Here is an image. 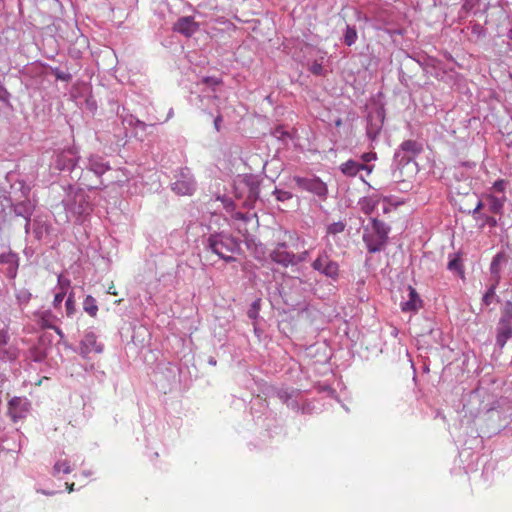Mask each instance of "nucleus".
I'll return each mask as SVG.
<instances>
[{"instance_id":"nucleus-1","label":"nucleus","mask_w":512,"mask_h":512,"mask_svg":"<svg viewBox=\"0 0 512 512\" xmlns=\"http://www.w3.org/2000/svg\"><path fill=\"white\" fill-rule=\"evenodd\" d=\"M202 244L205 251L217 255L226 263L235 262L236 258L233 254L241 253L240 240L225 231L209 234L208 237L202 240Z\"/></svg>"},{"instance_id":"nucleus-2","label":"nucleus","mask_w":512,"mask_h":512,"mask_svg":"<svg viewBox=\"0 0 512 512\" xmlns=\"http://www.w3.org/2000/svg\"><path fill=\"white\" fill-rule=\"evenodd\" d=\"M69 192L67 198L62 202L65 210L70 213L77 222H84L94 210V204L90 196L83 188L74 189L72 185L68 186Z\"/></svg>"},{"instance_id":"nucleus-3","label":"nucleus","mask_w":512,"mask_h":512,"mask_svg":"<svg viewBox=\"0 0 512 512\" xmlns=\"http://www.w3.org/2000/svg\"><path fill=\"white\" fill-rule=\"evenodd\" d=\"M36 203L30 198L0 197V224L10 222L13 217L29 218L32 216Z\"/></svg>"},{"instance_id":"nucleus-4","label":"nucleus","mask_w":512,"mask_h":512,"mask_svg":"<svg viewBox=\"0 0 512 512\" xmlns=\"http://www.w3.org/2000/svg\"><path fill=\"white\" fill-rule=\"evenodd\" d=\"M371 223V229H364L362 240L365 243L369 253H377L382 251L388 244V235L391 231V228L385 222L377 218L371 219Z\"/></svg>"},{"instance_id":"nucleus-5","label":"nucleus","mask_w":512,"mask_h":512,"mask_svg":"<svg viewBox=\"0 0 512 512\" xmlns=\"http://www.w3.org/2000/svg\"><path fill=\"white\" fill-rule=\"evenodd\" d=\"M261 181L254 174H245L241 180L235 184V197L243 199V207L250 210L260 199Z\"/></svg>"},{"instance_id":"nucleus-6","label":"nucleus","mask_w":512,"mask_h":512,"mask_svg":"<svg viewBox=\"0 0 512 512\" xmlns=\"http://www.w3.org/2000/svg\"><path fill=\"white\" fill-rule=\"evenodd\" d=\"M510 338H512V301L507 300L500 310V317L496 325L495 344L502 350Z\"/></svg>"},{"instance_id":"nucleus-7","label":"nucleus","mask_w":512,"mask_h":512,"mask_svg":"<svg viewBox=\"0 0 512 512\" xmlns=\"http://www.w3.org/2000/svg\"><path fill=\"white\" fill-rule=\"evenodd\" d=\"M386 112L383 105L376 106L369 110L366 120V135L371 142H375L383 128Z\"/></svg>"},{"instance_id":"nucleus-8","label":"nucleus","mask_w":512,"mask_h":512,"mask_svg":"<svg viewBox=\"0 0 512 512\" xmlns=\"http://www.w3.org/2000/svg\"><path fill=\"white\" fill-rule=\"evenodd\" d=\"M311 267L333 281H337L339 278V264L331 259L326 250L319 252L318 257L312 262Z\"/></svg>"},{"instance_id":"nucleus-9","label":"nucleus","mask_w":512,"mask_h":512,"mask_svg":"<svg viewBox=\"0 0 512 512\" xmlns=\"http://www.w3.org/2000/svg\"><path fill=\"white\" fill-rule=\"evenodd\" d=\"M80 157L74 148L64 149L55 154L52 167L60 172L68 171L77 175L76 165Z\"/></svg>"},{"instance_id":"nucleus-10","label":"nucleus","mask_w":512,"mask_h":512,"mask_svg":"<svg viewBox=\"0 0 512 512\" xmlns=\"http://www.w3.org/2000/svg\"><path fill=\"white\" fill-rule=\"evenodd\" d=\"M293 181L300 190L310 192L321 199L327 198L328 187L319 177H301L296 175L293 177Z\"/></svg>"},{"instance_id":"nucleus-11","label":"nucleus","mask_w":512,"mask_h":512,"mask_svg":"<svg viewBox=\"0 0 512 512\" xmlns=\"http://www.w3.org/2000/svg\"><path fill=\"white\" fill-rule=\"evenodd\" d=\"M175 182L171 183V189L177 195H192L196 189V182L187 167L180 168L175 175Z\"/></svg>"},{"instance_id":"nucleus-12","label":"nucleus","mask_w":512,"mask_h":512,"mask_svg":"<svg viewBox=\"0 0 512 512\" xmlns=\"http://www.w3.org/2000/svg\"><path fill=\"white\" fill-rule=\"evenodd\" d=\"M419 70V66L414 60V57L405 52L403 58L400 61V66L398 69L399 81L404 86H408L409 81H411L417 75Z\"/></svg>"},{"instance_id":"nucleus-13","label":"nucleus","mask_w":512,"mask_h":512,"mask_svg":"<svg viewBox=\"0 0 512 512\" xmlns=\"http://www.w3.org/2000/svg\"><path fill=\"white\" fill-rule=\"evenodd\" d=\"M31 409V402L26 397H13L8 402V415L13 422L25 418Z\"/></svg>"},{"instance_id":"nucleus-14","label":"nucleus","mask_w":512,"mask_h":512,"mask_svg":"<svg viewBox=\"0 0 512 512\" xmlns=\"http://www.w3.org/2000/svg\"><path fill=\"white\" fill-rule=\"evenodd\" d=\"M410 164L417 166V163L411 157L405 156L400 152L395 151L391 165L392 178L395 180V182L405 183V181L402 179L403 169Z\"/></svg>"},{"instance_id":"nucleus-15","label":"nucleus","mask_w":512,"mask_h":512,"mask_svg":"<svg viewBox=\"0 0 512 512\" xmlns=\"http://www.w3.org/2000/svg\"><path fill=\"white\" fill-rule=\"evenodd\" d=\"M84 169L92 173L94 178L99 180L105 172L110 170V165L102 156L92 154L87 158Z\"/></svg>"},{"instance_id":"nucleus-16","label":"nucleus","mask_w":512,"mask_h":512,"mask_svg":"<svg viewBox=\"0 0 512 512\" xmlns=\"http://www.w3.org/2000/svg\"><path fill=\"white\" fill-rule=\"evenodd\" d=\"M199 23L194 20L193 16L180 17L173 24V31L189 38L199 30Z\"/></svg>"},{"instance_id":"nucleus-17","label":"nucleus","mask_w":512,"mask_h":512,"mask_svg":"<svg viewBox=\"0 0 512 512\" xmlns=\"http://www.w3.org/2000/svg\"><path fill=\"white\" fill-rule=\"evenodd\" d=\"M374 169V165L362 164L353 159H349L339 166V170L346 177H355L360 171H366L367 175L371 174Z\"/></svg>"},{"instance_id":"nucleus-18","label":"nucleus","mask_w":512,"mask_h":512,"mask_svg":"<svg viewBox=\"0 0 512 512\" xmlns=\"http://www.w3.org/2000/svg\"><path fill=\"white\" fill-rule=\"evenodd\" d=\"M75 177L77 178L79 184L86 187L89 191L103 189L106 187L102 179H93L94 175L89 171L85 170L84 168H81L79 175L77 174L71 176L72 179H74Z\"/></svg>"},{"instance_id":"nucleus-19","label":"nucleus","mask_w":512,"mask_h":512,"mask_svg":"<svg viewBox=\"0 0 512 512\" xmlns=\"http://www.w3.org/2000/svg\"><path fill=\"white\" fill-rule=\"evenodd\" d=\"M408 300L401 302L400 307L403 312L416 313L422 306L423 301L416 289L411 285L407 286Z\"/></svg>"},{"instance_id":"nucleus-20","label":"nucleus","mask_w":512,"mask_h":512,"mask_svg":"<svg viewBox=\"0 0 512 512\" xmlns=\"http://www.w3.org/2000/svg\"><path fill=\"white\" fill-rule=\"evenodd\" d=\"M396 151L405 156L411 157L415 161V157L423 152V145L416 140L409 139L403 141Z\"/></svg>"},{"instance_id":"nucleus-21","label":"nucleus","mask_w":512,"mask_h":512,"mask_svg":"<svg viewBox=\"0 0 512 512\" xmlns=\"http://www.w3.org/2000/svg\"><path fill=\"white\" fill-rule=\"evenodd\" d=\"M92 350H95L97 353L102 352L103 346L97 345L96 335L93 332H87L84 335V338L80 342V354L87 355Z\"/></svg>"},{"instance_id":"nucleus-22","label":"nucleus","mask_w":512,"mask_h":512,"mask_svg":"<svg viewBox=\"0 0 512 512\" xmlns=\"http://www.w3.org/2000/svg\"><path fill=\"white\" fill-rule=\"evenodd\" d=\"M269 257L272 262L284 268L294 266V253L292 251L271 250Z\"/></svg>"},{"instance_id":"nucleus-23","label":"nucleus","mask_w":512,"mask_h":512,"mask_svg":"<svg viewBox=\"0 0 512 512\" xmlns=\"http://www.w3.org/2000/svg\"><path fill=\"white\" fill-rule=\"evenodd\" d=\"M0 264H7V274L10 278H15L19 267V257L16 253L9 251L0 255Z\"/></svg>"},{"instance_id":"nucleus-24","label":"nucleus","mask_w":512,"mask_h":512,"mask_svg":"<svg viewBox=\"0 0 512 512\" xmlns=\"http://www.w3.org/2000/svg\"><path fill=\"white\" fill-rule=\"evenodd\" d=\"M507 259L506 254L504 252H498L492 259L490 263V273L493 281H496V284H499L501 279V264L505 262Z\"/></svg>"},{"instance_id":"nucleus-25","label":"nucleus","mask_w":512,"mask_h":512,"mask_svg":"<svg viewBox=\"0 0 512 512\" xmlns=\"http://www.w3.org/2000/svg\"><path fill=\"white\" fill-rule=\"evenodd\" d=\"M484 208V202L479 200L473 210H469L468 213H471L476 220H483V225H488L489 227H496L497 220L496 218L489 216L485 213H480V210Z\"/></svg>"},{"instance_id":"nucleus-26","label":"nucleus","mask_w":512,"mask_h":512,"mask_svg":"<svg viewBox=\"0 0 512 512\" xmlns=\"http://www.w3.org/2000/svg\"><path fill=\"white\" fill-rule=\"evenodd\" d=\"M33 233L37 240L49 235L51 226L48 222L41 219H34L32 223Z\"/></svg>"},{"instance_id":"nucleus-27","label":"nucleus","mask_w":512,"mask_h":512,"mask_svg":"<svg viewBox=\"0 0 512 512\" xmlns=\"http://www.w3.org/2000/svg\"><path fill=\"white\" fill-rule=\"evenodd\" d=\"M485 200L484 207L487 206L489 212L493 214L502 213L505 198L500 199L494 195H488Z\"/></svg>"},{"instance_id":"nucleus-28","label":"nucleus","mask_w":512,"mask_h":512,"mask_svg":"<svg viewBox=\"0 0 512 512\" xmlns=\"http://www.w3.org/2000/svg\"><path fill=\"white\" fill-rule=\"evenodd\" d=\"M19 357V349L16 346L0 347V361L14 362Z\"/></svg>"},{"instance_id":"nucleus-29","label":"nucleus","mask_w":512,"mask_h":512,"mask_svg":"<svg viewBox=\"0 0 512 512\" xmlns=\"http://www.w3.org/2000/svg\"><path fill=\"white\" fill-rule=\"evenodd\" d=\"M12 190L14 191L13 198L25 199V197L30 198L31 188L28 184H26L23 180L16 181L12 186Z\"/></svg>"},{"instance_id":"nucleus-30","label":"nucleus","mask_w":512,"mask_h":512,"mask_svg":"<svg viewBox=\"0 0 512 512\" xmlns=\"http://www.w3.org/2000/svg\"><path fill=\"white\" fill-rule=\"evenodd\" d=\"M357 38H358V34H357L356 27L353 25L347 24L344 29L343 35H342V42L346 46L350 47L353 44H355V42L357 41Z\"/></svg>"},{"instance_id":"nucleus-31","label":"nucleus","mask_w":512,"mask_h":512,"mask_svg":"<svg viewBox=\"0 0 512 512\" xmlns=\"http://www.w3.org/2000/svg\"><path fill=\"white\" fill-rule=\"evenodd\" d=\"M83 310L91 317H95L98 312V305L96 299L91 295H87L83 301Z\"/></svg>"},{"instance_id":"nucleus-32","label":"nucleus","mask_w":512,"mask_h":512,"mask_svg":"<svg viewBox=\"0 0 512 512\" xmlns=\"http://www.w3.org/2000/svg\"><path fill=\"white\" fill-rule=\"evenodd\" d=\"M29 358L37 363L43 362L47 357V352L36 344L29 349Z\"/></svg>"},{"instance_id":"nucleus-33","label":"nucleus","mask_w":512,"mask_h":512,"mask_svg":"<svg viewBox=\"0 0 512 512\" xmlns=\"http://www.w3.org/2000/svg\"><path fill=\"white\" fill-rule=\"evenodd\" d=\"M260 309H261V298H257L251 303V305L247 311V316L252 320H256L259 317Z\"/></svg>"},{"instance_id":"nucleus-34","label":"nucleus","mask_w":512,"mask_h":512,"mask_svg":"<svg viewBox=\"0 0 512 512\" xmlns=\"http://www.w3.org/2000/svg\"><path fill=\"white\" fill-rule=\"evenodd\" d=\"M53 341V336L49 333H42L39 337H38V341L36 343V345L40 348H42L44 351H48L51 343Z\"/></svg>"},{"instance_id":"nucleus-35","label":"nucleus","mask_w":512,"mask_h":512,"mask_svg":"<svg viewBox=\"0 0 512 512\" xmlns=\"http://www.w3.org/2000/svg\"><path fill=\"white\" fill-rule=\"evenodd\" d=\"M498 284H496V281H494L491 286L487 289L485 294L482 297V303L486 306L490 305L495 298V291Z\"/></svg>"},{"instance_id":"nucleus-36","label":"nucleus","mask_w":512,"mask_h":512,"mask_svg":"<svg viewBox=\"0 0 512 512\" xmlns=\"http://www.w3.org/2000/svg\"><path fill=\"white\" fill-rule=\"evenodd\" d=\"M414 60L417 62L419 69H424L431 66V62H433V57L425 55V54H416Z\"/></svg>"},{"instance_id":"nucleus-37","label":"nucleus","mask_w":512,"mask_h":512,"mask_svg":"<svg viewBox=\"0 0 512 512\" xmlns=\"http://www.w3.org/2000/svg\"><path fill=\"white\" fill-rule=\"evenodd\" d=\"M346 228V223L344 221H338L331 223L327 226L326 232L327 234L336 235L342 233Z\"/></svg>"},{"instance_id":"nucleus-38","label":"nucleus","mask_w":512,"mask_h":512,"mask_svg":"<svg viewBox=\"0 0 512 512\" xmlns=\"http://www.w3.org/2000/svg\"><path fill=\"white\" fill-rule=\"evenodd\" d=\"M431 66L430 67H427V68H424L423 69V72L426 74V75H430V76H433L435 78H439L440 76V73H439V65H440V61L436 58L433 57V62L430 63Z\"/></svg>"},{"instance_id":"nucleus-39","label":"nucleus","mask_w":512,"mask_h":512,"mask_svg":"<svg viewBox=\"0 0 512 512\" xmlns=\"http://www.w3.org/2000/svg\"><path fill=\"white\" fill-rule=\"evenodd\" d=\"M51 74L57 79L64 82H70L72 80V75L70 73H66L62 70H60L57 67H51L50 68Z\"/></svg>"},{"instance_id":"nucleus-40","label":"nucleus","mask_w":512,"mask_h":512,"mask_svg":"<svg viewBox=\"0 0 512 512\" xmlns=\"http://www.w3.org/2000/svg\"><path fill=\"white\" fill-rule=\"evenodd\" d=\"M276 200L279 202H285L293 198V194L289 191H285L279 188H275L272 192Z\"/></svg>"},{"instance_id":"nucleus-41","label":"nucleus","mask_w":512,"mask_h":512,"mask_svg":"<svg viewBox=\"0 0 512 512\" xmlns=\"http://www.w3.org/2000/svg\"><path fill=\"white\" fill-rule=\"evenodd\" d=\"M10 99L11 93L6 89V87L0 80V102H2L7 107H12Z\"/></svg>"},{"instance_id":"nucleus-42","label":"nucleus","mask_w":512,"mask_h":512,"mask_svg":"<svg viewBox=\"0 0 512 512\" xmlns=\"http://www.w3.org/2000/svg\"><path fill=\"white\" fill-rule=\"evenodd\" d=\"M447 268L453 272L463 273V266L458 256H454L449 260Z\"/></svg>"},{"instance_id":"nucleus-43","label":"nucleus","mask_w":512,"mask_h":512,"mask_svg":"<svg viewBox=\"0 0 512 512\" xmlns=\"http://www.w3.org/2000/svg\"><path fill=\"white\" fill-rule=\"evenodd\" d=\"M60 471H62L65 474H68L71 472V467L68 461H58L53 466V474L57 475Z\"/></svg>"},{"instance_id":"nucleus-44","label":"nucleus","mask_w":512,"mask_h":512,"mask_svg":"<svg viewBox=\"0 0 512 512\" xmlns=\"http://www.w3.org/2000/svg\"><path fill=\"white\" fill-rule=\"evenodd\" d=\"M67 316H72L76 312L74 293L70 292L65 302Z\"/></svg>"},{"instance_id":"nucleus-45","label":"nucleus","mask_w":512,"mask_h":512,"mask_svg":"<svg viewBox=\"0 0 512 512\" xmlns=\"http://www.w3.org/2000/svg\"><path fill=\"white\" fill-rule=\"evenodd\" d=\"M201 82L208 87L214 88L222 84V79L215 76H205L202 78Z\"/></svg>"},{"instance_id":"nucleus-46","label":"nucleus","mask_w":512,"mask_h":512,"mask_svg":"<svg viewBox=\"0 0 512 512\" xmlns=\"http://www.w3.org/2000/svg\"><path fill=\"white\" fill-rule=\"evenodd\" d=\"M271 134L281 140H284L286 137H290L289 133L284 130L282 125L275 127Z\"/></svg>"},{"instance_id":"nucleus-47","label":"nucleus","mask_w":512,"mask_h":512,"mask_svg":"<svg viewBox=\"0 0 512 512\" xmlns=\"http://www.w3.org/2000/svg\"><path fill=\"white\" fill-rule=\"evenodd\" d=\"M309 71L313 74V75H316V76H322L324 75V68L322 66L321 63L315 61L313 62L310 67H309Z\"/></svg>"},{"instance_id":"nucleus-48","label":"nucleus","mask_w":512,"mask_h":512,"mask_svg":"<svg viewBox=\"0 0 512 512\" xmlns=\"http://www.w3.org/2000/svg\"><path fill=\"white\" fill-rule=\"evenodd\" d=\"M277 397L285 404H287L293 398L292 393L283 389L277 391Z\"/></svg>"},{"instance_id":"nucleus-49","label":"nucleus","mask_w":512,"mask_h":512,"mask_svg":"<svg viewBox=\"0 0 512 512\" xmlns=\"http://www.w3.org/2000/svg\"><path fill=\"white\" fill-rule=\"evenodd\" d=\"M362 164H369L371 161L377 159V154L375 152L369 151L365 152L361 155Z\"/></svg>"},{"instance_id":"nucleus-50","label":"nucleus","mask_w":512,"mask_h":512,"mask_svg":"<svg viewBox=\"0 0 512 512\" xmlns=\"http://www.w3.org/2000/svg\"><path fill=\"white\" fill-rule=\"evenodd\" d=\"M309 256V251L305 250L299 254L294 253V266L305 262Z\"/></svg>"},{"instance_id":"nucleus-51","label":"nucleus","mask_w":512,"mask_h":512,"mask_svg":"<svg viewBox=\"0 0 512 512\" xmlns=\"http://www.w3.org/2000/svg\"><path fill=\"white\" fill-rule=\"evenodd\" d=\"M10 340V336L6 330H0V347H4L8 345Z\"/></svg>"},{"instance_id":"nucleus-52","label":"nucleus","mask_w":512,"mask_h":512,"mask_svg":"<svg viewBox=\"0 0 512 512\" xmlns=\"http://www.w3.org/2000/svg\"><path fill=\"white\" fill-rule=\"evenodd\" d=\"M65 294H66L65 291H61L55 295L54 300H53V305L55 308L60 307V305L65 297Z\"/></svg>"},{"instance_id":"nucleus-53","label":"nucleus","mask_w":512,"mask_h":512,"mask_svg":"<svg viewBox=\"0 0 512 512\" xmlns=\"http://www.w3.org/2000/svg\"><path fill=\"white\" fill-rule=\"evenodd\" d=\"M505 181L503 179H498L494 182L493 188L498 192H504L505 190Z\"/></svg>"},{"instance_id":"nucleus-54","label":"nucleus","mask_w":512,"mask_h":512,"mask_svg":"<svg viewBox=\"0 0 512 512\" xmlns=\"http://www.w3.org/2000/svg\"><path fill=\"white\" fill-rule=\"evenodd\" d=\"M484 32H485V30H484L482 25L477 23V24H474L472 26V33L473 34H476L478 36H482V35H484Z\"/></svg>"},{"instance_id":"nucleus-55","label":"nucleus","mask_w":512,"mask_h":512,"mask_svg":"<svg viewBox=\"0 0 512 512\" xmlns=\"http://www.w3.org/2000/svg\"><path fill=\"white\" fill-rule=\"evenodd\" d=\"M120 117L122 118L123 122H126L129 126H132L134 125V122L135 120L137 119L134 115L132 114H128L126 116H122L120 115Z\"/></svg>"},{"instance_id":"nucleus-56","label":"nucleus","mask_w":512,"mask_h":512,"mask_svg":"<svg viewBox=\"0 0 512 512\" xmlns=\"http://www.w3.org/2000/svg\"><path fill=\"white\" fill-rule=\"evenodd\" d=\"M222 122H223V117L221 114H218L215 119H214V127L216 129L217 132H220L221 130V125H222Z\"/></svg>"},{"instance_id":"nucleus-57","label":"nucleus","mask_w":512,"mask_h":512,"mask_svg":"<svg viewBox=\"0 0 512 512\" xmlns=\"http://www.w3.org/2000/svg\"><path fill=\"white\" fill-rule=\"evenodd\" d=\"M58 283L61 286L62 291H64L65 288L70 286V280L64 279L62 276H59Z\"/></svg>"},{"instance_id":"nucleus-58","label":"nucleus","mask_w":512,"mask_h":512,"mask_svg":"<svg viewBox=\"0 0 512 512\" xmlns=\"http://www.w3.org/2000/svg\"><path fill=\"white\" fill-rule=\"evenodd\" d=\"M273 250H279V251H289L288 250V244L286 242H278L276 243Z\"/></svg>"},{"instance_id":"nucleus-59","label":"nucleus","mask_w":512,"mask_h":512,"mask_svg":"<svg viewBox=\"0 0 512 512\" xmlns=\"http://www.w3.org/2000/svg\"><path fill=\"white\" fill-rule=\"evenodd\" d=\"M147 124L139 119H136L135 122H134V125L133 127H136V128H139L141 129L142 131H145L146 128H147Z\"/></svg>"},{"instance_id":"nucleus-60","label":"nucleus","mask_w":512,"mask_h":512,"mask_svg":"<svg viewBox=\"0 0 512 512\" xmlns=\"http://www.w3.org/2000/svg\"><path fill=\"white\" fill-rule=\"evenodd\" d=\"M286 405L292 410H299V403L293 398Z\"/></svg>"},{"instance_id":"nucleus-61","label":"nucleus","mask_w":512,"mask_h":512,"mask_svg":"<svg viewBox=\"0 0 512 512\" xmlns=\"http://www.w3.org/2000/svg\"><path fill=\"white\" fill-rule=\"evenodd\" d=\"M86 104L90 110H95L97 108L96 101L92 97L87 98Z\"/></svg>"},{"instance_id":"nucleus-62","label":"nucleus","mask_w":512,"mask_h":512,"mask_svg":"<svg viewBox=\"0 0 512 512\" xmlns=\"http://www.w3.org/2000/svg\"><path fill=\"white\" fill-rule=\"evenodd\" d=\"M25 222L26 223H25V227L24 228H25V232L28 234L29 231H30V227H31L33 221L31 220V217H29V218H25Z\"/></svg>"},{"instance_id":"nucleus-63","label":"nucleus","mask_w":512,"mask_h":512,"mask_svg":"<svg viewBox=\"0 0 512 512\" xmlns=\"http://www.w3.org/2000/svg\"><path fill=\"white\" fill-rule=\"evenodd\" d=\"M47 328L53 329L61 338L64 337V334L59 327H57L55 325H51V326H47Z\"/></svg>"},{"instance_id":"nucleus-64","label":"nucleus","mask_w":512,"mask_h":512,"mask_svg":"<svg viewBox=\"0 0 512 512\" xmlns=\"http://www.w3.org/2000/svg\"><path fill=\"white\" fill-rule=\"evenodd\" d=\"M208 363H209L210 365H212V366H216L217 361H216V359H215L214 357H209V359H208Z\"/></svg>"}]
</instances>
